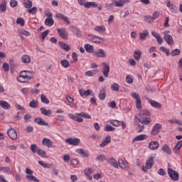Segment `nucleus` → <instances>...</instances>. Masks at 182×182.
I'll return each instance as SVG.
<instances>
[{
	"label": "nucleus",
	"mask_w": 182,
	"mask_h": 182,
	"mask_svg": "<svg viewBox=\"0 0 182 182\" xmlns=\"http://www.w3.org/2000/svg\"><path fill=\"white\" fill-rule=\"evenodd\" d=\"M75 151L77 153V154H80V156H82L83 157H89L87 151H85V149L82 148L77 149Z\"/></svg>",
	"instance_id": "20"
},
{
	"label": "nucleus",
	"mask_w": 182,
	"mask_h": 182,
	"mask_svg": "<svg viewBox=\"0 0 182 182\" xmlns=\"http://www.w3.org/2000/svg\"><path fill=\"white\" fill-rule=\"evenodd\" d=\"M37 154L40 156V157H42L43 159H48V156H46V151H45L43 149H39L37 152Z\"/></svg>",
	"instance_id": "44"
},
{
	"label": "nucleus",
	"mask_w": 182,
	"mask_h": 182,
	"mask_svg": "<svg viewBox=\"0 0 182 182\" xmlns=\"http://www.w3.org/2000/svg\"><path fill=\"white\" fill-rule=\"evenodd\" d=\"M9 137H18V132L16 129L11 128L7 131Z\"/></svg>",
	"instance_id": "18"
},
{
	"label": "nucleus",
	"mask_w": 182,
	"mask_h": 182,
	"mask_svg": "<svg viewBox=\"0 0 182 182\" xmlns=\"http://www.w3.org/2000/svg\"><path fill=\"white\" fill-rule=\"evenodd\" d=\"M39 106V103L38 102V100H33L29 103V107H31V109H36Z\"/></svg>",
	"instance_id": "39"
},
{
	"label": "nucleus",
	"mask_w": 182,
	"mask_h": 182,
	"mask_svg": "<svg viewBox=\"0 0 182 182\" xmlns=\"http://www.w3.org/2000/svg\"><path fill=\"white\" fill-rule=\"evenodd\" d=\"M114 130H116V128L112 127V126L109 125V124H107V125L105 127V132H114Z\"/></svg>",
	"instance_id": "50"
},
{
	"label": "nucleus",
	"mask_w": 182,
	"mask_h": 182,
	"mask_svg": "<svg viewBox=\"0 0 182 182\" xmlns=\"http://www.w3.org/2000/svg\"><path fill=\"white\" fill-rule=\"evenodd\" d=\"M70 119H72L73 120H75V122H78V123L83 122L82 117L80 115V113L78 114H70L69 115Z\"/></svg>",
	"instance_id": "11"
},
{
	"label": "nucleus",
	"mask_w": 182,
	"mask_h": 182,
	"mask_svg": "<svg viewBox=\"0 0 182 182\" xmlns=\"http://www.w3.org/2000/svg\"><path fill=\"white\" fill-rule=\"evenodd\" d=\"M38 164H40V166H41L44 168H51V167H52V164H45L42 161H38Z\"/></svg>",
	"instance_id": "45"
},
{
	"label": "nucleus",
	"mask_w": 182,
	"mask_h": 182,
	"mask_svg": "<svg viewBox=\"0 0 182 182\" xmlns=\"http://www.w3.org/2000/svg\"><path fill=\"white\" fill-rule=\"evenodd\" d=\"M53 23H55V21H53V18H47L45 20V25L46 26H53Z\"/></svg>",
	"instance_id": "37"
},
{
	"label": "nucleus",
	"mask_w": 182,
	"mask_h": 182,
	"mask_svg": "<svg viewBox=\"0 0 182 182\" xmlns=\"http://www.w3.org/2000/svg\"><path fill=\"white\" fill-rule=\"evenodd\" d=\"M141 57V52L140 50H135L134 53V58L135 60L139 62L140 60V58Z\"/></svg>",
	"instance_id": "42"
},
{
	"label": "nucleus",
	"mask_w": 182,
	"mask_h": 182,
	"mask_svg": "<svg viewBox=\"0 0 182 182\" xmlns=\"http://www.w3.org/2000/svg\"><path fill=\"white\" fill-rule=\"evenodd\" d=\"M36 11H38V9L36 7L30 8L28 10V14H31L32 15H34V14H36Z\"/></svg>",
	"instance_id": "58"
},
{
	"label": "nucleus",
	"mask_w": 182,
	"mask_h": 182,
	"mask_svg": "<svg viewBox=\"0 0 182 182\" xmlns=\"http://www.w3.org/2000/svg\"><path fill=\"white\" fill-rule=\"evenodd\" d=\"M162 151H164V153H166V154H168L171 156V149H170V147L167 144H164L161 147Z\"/></svg>",
	"instance_id": "28"
},
{
	"label": "nucleus",
	"mask_w": 182,
	"mask_h": 182,
	"mask_svg": "<svg viewBox=\"0 0 182 182\" xmlns=\"http://www.w3.org/2000/svg\"><path fill=\"white\" fill-rule=\"evenodd\" d=\"M57 31L60 38L68 40V33H66V28H58Z\"/></svg>",
	"instance_id": "13"
},
{
	"label": "nucleus",
	"mask_w": 182,
	"mask_h": 182,
	"mask_svg": "<svg viewBox=\"0 0 182 182\" xmlns=\"http://www.w3.org/2000/svg\"><path fill=\"white\" fill-rule=\"evenodd\" d=\"M159 147H160V144H159V142L156 141H151V142L149 144V148L151 150H157V149H159Z\"/></svg>",
	"instance_id": "15"
},
{
	"label": "nucleus",
	"mask_w": 182,
	"mask_h": 182,
	"mask_svg": "<svg viewBox=\"0 0 182 182\" xmlns=\"http://www.w3.org/2000/svg\"><path fill=\"white\" fill-rule=\"evenodd\" d=\"M149 103L152 106V107H156V109H160L161 107V104L159 102H157L153 100H148Z\"/></svg>",
	"instance_id": "25"
},
{
	"label": "nucleus",
	"mask_w": 182,
	"mask_h": 182,
	"mask_svg": "<svg viewBox=\"0 0 182 182\" xmlns=\"http://www.w3.org/2000/svg\"><path fill=\"white\" fill-rule=\"evenodd\" d=\"M16 23L21 26H25V20H23L22 18H18L16 19Z\"/></svg>",
	"instance_id": "52"
},
{
	"label": "nucleus",
	"mask_w": 182,
	"mask_h": 182,
	"mask_svg": "<svg viewBox=\"0 0 182 182\" xmlns=\"http://www.w3.org/2000/svg\"><path fill=\"white\" fill-rule=\"evenodd\" d=\"M84 48L87 53H92L95 51V47L90 44H85Z\"/></svg>",
	"instance_id": "26"
},
{
	"label": "nucleus",
	"mask_w": 182,
	"mask_h": 182,
	"mask_svg": "<svg viewBox=\"0 0 182 182\" xmlns=\"http://www.w3.org/2000/svg\"><path fill=\"white\" fill-rule=\"evenodd\" d=\"M119 89H120V85H119V84L117 83H113L111 86V90H114V92L119 91Z\"/></svg>",
	"instance_id": "49"
},
{
	"label": "nucleus",
	"mask_w": 182,
	"mask_h": 182,
	"mask_svg": "<svg viewBox=\"0 0 182 182\" xmlns=\"http://www.w3.org/2000/svg\"><path fill=\"white\" fill-rule=\"evenodd\" d=\"M31 56L28 55H23L21 56V62L22 63L28 64L31 63Z\"/></svg>",
	"instance_id": "24"
},
{
	"label": "nucleus",
	"mask_w": 182,
	"mask_h": 182,
	"mask_svg": "<svg viewBox=\"0 0 182 182\" xmlns=\"http://www.w3.org/2000/svg\"><path fill=\"white\" fill-rule=\"evenodd\" d=\"M65 141L71 146H79L80 139L79 138H68L65 140Z\"/></svg>",
	"instance_id": "7"
},
{
	"label": "nucleus",
	"mask_w": 182,
	"mask_h": 182,
	"mask_svg": "<svg viewBox=\"0 0 182 182\" xmlns=\"http://www.w3.org/2000/svg\"><path fill=\"white\" fill-rule=\"evenodd\" d=\"M160 130H161V124H156L151 132V136H157L159 133H160Z\"/></svg>",
	"instance_id": "9"
},
{
	"label": "nucleus",
	"mask_w": 182,
	"mask_h": 182,
	"mask_svg": "<svg viewBox=\"0 0 182 182\" xmlns=\"http://www.w3.org/2000/svg\"><path fill=\"white\" fill-rule=\"evenodd\" d=\"M40 110L41 112V114H44V116H48L50 117V116L52 114V110H46L45 107H41Z\"/></svg>",
	"instance_id": "30"
},
{
	"label": "nucleus",
	"mask_w": 182,
	"mask_h": 182,
	"mask_svg": "<svg viewBox=\"0 0 182 182\" xmlns=\"http://www.w3.org/2000/svg\"><path fill=\"white\" fill-rule=\"evenodd\" d=\"M99 99L100 100H105L106 99V90H102L99 93Z\"/></svg>",
	"instance_id": "40"
},
{
	"label": "nucleus",
	"mask_w": 182,
	"mask_h": 182,
	"mask_svg": "<svg viewBox=\"0 0 182 182\" xmlns=\"http://www.w3.org/2000/svg\"><path fill=\"white\" fill-rule=\"evenodd\" d=\"M93 173V169L92 168H88V169H85L84 170V173L85 176H90Z\"/></svg>",
	"instance_id": "64"
},
{
	"label": "nucleus",
	"mask_w": 182,
	"mask_h": 182,
	"mask_svg": "<svg viewBox=\"0 0 182 182\" xmlns=\"http://www.w3.org/2000/svg\"><path fill=\"white\" fill-rule=\"evenodd\" d=\"M80 95L83 97V96H90V93H92V90H85L83 89H81L79 90Z\"/></svg>",
	"instance_id": "23"
},
{
	"label": "nucleus",
	"mask_w": 182,
	"mask_h": 182,
	"mask_svg": "<svg viewBox=\"0 0 182 182\" xmlns=\"http://www.w3.org/2000/svg\"><path fill=\"white\" fill-rule=\"evenodd\" d=\"M149 36V31L145 30L143 33H140L139 34V39L140 41H145L146 38Z\"/></svg>",
	"instance_id": "34"
},
{
	"label": "nucleus",
	"mask_w": 182,
	"mask_h": 182,
	"mask_svg": "<svg viewBox=\"0 0 182 182\" xmlns=\"http://www.w3.org/2000/svg\"><path fill=\"white\" fill-rule=\"evenodd\" d=\"M63 159L65 163H69V161L70 160V156L66 154L63 156Z\"/></svg>",
	"instance_id": "61"
},
{
	"label": "nucleus",
	"mask_w": 182,
	"mask_h": 182,
	"mask_svg": "<svg viewBox=\"0 0 182 182\" xmlns=\"http://www.w3.org/2000/svg\"><path fill=\"white\" fill-rule=\"evenodd\" d=\"M125 80L127 83H129V85H132L133 83V78L130 75H127Z\"/></svg>",
	"instance_id": "63"
},
{
	"label": "nucleus",
	"mask_w": 182,
	"mask_h": 182,
	"mask_svg": "<svg viewBox=\"0 0 182 182\" xmlns=\"http://www.w3.org/2000/svg\"><path fill=\"white\" fill-rule=\"evenodd\" d=\"M92 40H93L92 42L94 43H102V44H103L105 42V39L103 38H100V37L96 36H95V37H94V38H92Z\"/></svg>",
	"instance_id": "32"
},
{
	"label": "nucleus",
	"mask_w": 182,
	"mask_h": 182,
	"mask_svg": "<svg viewBox=\"0 0 182 182\" xmlns=\"http://www.w3.org/2000/svg\"><path fill=\"white\" fill-rule=\"evenodd\" d=\"M95 55L97 58H106L107 55L105 50L102 48H100L97 52H95Z\"/></svg>",
	"instance_id": "16"
},
{
	"label": "nucleus",
	"mask_w": 182,
	"mask_h": 182,
	"mask_svg": "<svg viewBox=\"0 0 182 182\" xmlns=\"http://www.w3.org/2000/svg\"><path fill=\"white\" fill-rule=\"evenodd\" d=\"M97 160H98V161H105V160H107V159H106V156H105L104 154H100L98 156H97Z\"/></svg>",
	"instance_id": "57"
},
{
	"label": "nucleus",
	"mask_w": 182,
	"mask_h": 182,
	"mask_svg": "<svg viewBox=\"0 0 182 182\" xmlns=\"http://www.w3.org/2000/svg\"><path fill=\"white\" fill-rule=\"evenodd\" d=\"M55 18H57V19H60V21H63V22H65L67 25H70V21L69 20V18H68V16H65L63 14H57L55 15Z\"/></svg>",
	"instance_id": "10"
},
{
	"label": "nucleus",
	"mask_w": 182,
	"mask_h": 182,
	"mask_svg": "<svg viewBox=\"0 0 182 182\" xmlns=\"http://www.w3.org/2000/svg\"><path fill=\"white\" fill-rule=\"evenodd\" d=\"M112 141V139L110 137H106L102 142L100 144V147H106L107 144H109Z\"/></svg>",
	"instance_id": "29"
},
{
	"label": "nucleus",
	"mask_w": 182,
	"mask_h": 182,
	"mask_svg": "<svg viewBox=\"0 0 182 182\" xmlns=\"http://www.w3.org/2000/svg\"><path fill=\"white\" fill-rule=\"evenodd\" d=\"M84 6L89 9V8H97L98 5L96 2H87L84 4Z\"/></svg>",
	"instance_id": "31"
},
{
	"label": "nucleus",
	"mask_w": 182,
	"mask_h": 182,
	"mask_svg": "<svg viewBox=\"0 0 182 182\" xmlns=\"http://www.w3.org/2000/svg\"><path fill=\"white\" fill-rule=\"evenodd\" d=\"M30 149L33 153H38V151H39V149H40L38 147V146H36V144H31L30 146Z\"/></svg>",
	"instance_id": "46"
},
{
	"label": "nucleus",
	"mask_w": 182,
	"mask_h": 182,
	"mask_svg": "<svg viewBox=\"0 0 182 182\" xmlns=\"http://www.w3.org/2000/svg\"><path fill=\"white\" fill-rule=\"evenodd\" d=\"M168 174L173 181H178V178H180V175L178 172L173 170V168H168Z\"/></svg>",
	"instance_id": "3"
},
{
	"label": "nucleus",
	"mask_w": 182,
	"mask_h": 182,
	"mask_svg": "<svg viewBox=\"0 0 182 182\" xmlns=\"http://www.w3.org/2000/svg\"><path fill=\"white\" fill-rule=\"evenodd\" d=\"M35 123H37V124H39V126H49V124L46 122L43 119L40 117H36L34 119Z\"/></svg>",
	"instance_id": "14"
},
{
	"label": "nucleus",
	"mask_w": 182,
	"mask_h": 182,
	"mask_svg": "<svg viewBox=\"0 0 182 182\" xmlns=\"http://www.w3.org/2000/svg\"><path fill=\"white\" fill-rule=\"evenodd\" d=\"M131 96L136 100V107L137 110H141L143 106L141 105V98L140 97V95L136 92H132Z\"/></svg>",
	"instance_id": "2"
},
{
	"label": "nucleus",
	"mask_w": 182,
	"mask_h": 182,
	"mask_svg": "<svg viewBox=\"0 0 182 182\" xmlns=\"http://www.w3.org/2000/svg\"><path fill=\"white\" fill-rule=\"evenodd\" d=\"M118 166H119V167L121 168H127V166H128V164H127V161H123V159H119L118 161Z\"/></svg>",
	"instance_id": "33"
},
{
	"label": "nucleus",
	"mask_w": 182,
	"mask_h": 182,
	"mask_svg": "<svg viewBox=\"0 0 182 182\" xmlns=\"http://www.w3.org/2000/svg\"><path fill=\"white\" fill-rule=\"evenodd\" d=\"M114 2H115V6L120 7L125 5V4H129V2H130V0H119V1H115Z\"/></svg>",
	"instance_id": "22"
},
{
	"label": "nucleus",
	"mask_w": 182,
	"mask_h": 182,
	"mask_svg": "<svg viewBox=\"0 0 182 182\" xmlns=\"http://www.w3.org/2000/svg\"><path fill=\"white\" fill-rule=\"evenodd\" d=\"M0 171H3V173H6V174H11V176H14V170L11 169L9 167H1Z\"/></svg>",
	"instance_id": "21"
},
{
	"label": "nucleus",
	"mask_w": 182,
	"mask_h": 182,
	"mask_svg": "<svg viewBox=\"0 0 182 182\" xmlns=\"http://www.w3.org/2000/svg\"><path fill=\"white\" fill-rule=\"evenodd\" d=\"M26 178H27V180H29V181H34V182H39V179H38V178L35 177L33 175H27L26 176Z\"/></svg>",
	"instance_id": "43"
},
{
	"label": "nucleus",
	"mask_w": 182,
	"mask_h": 182,
	"mask_svg": "<svg viewBox=\"0 0 182 182\" xmlns=\"http://www.w3.org/2000/svg\"><path fill=\"white\" fill-rule=\"evenodd\" d=\"M32 76L24 75L23 74H19V76L16 77V80L20 83H28L29 80H31Z\"/></svg>",
	"instance_id": "5"
},
{
	"label": "nucleus",
	"mask_w": 182,
	"mask_h": 182,
	"mask_svg": "<svg viewBox=\"0 0 182 182\" xmlns=\"http://www.w3.org/2000/svg\"><path fill=\"white\" fill-rule=\"evenodd\" d=\"M94 31L98 33H105L106 32V27L105 26H96L94 28Z\"/></svg>",
	"instance_id": "19"
},
{
	"label": "nucleus",
	"mask_w": 182,
	"mask_h": 182,
	"mask_svg": "<svg viewBox=\"0 0 182 182\" xmlns=\"http://www.w3.org/2000/svg\"><path fill=\"white\" fill-rule=\"evenodd\" d=\"M102 73L105 77H109V73L110 72V65L106 63H102Z\"/></svg>",
	"instance_id": "8"
},
{
	"label": "nucleus",
	"mask_w": 182,
	"mask_h": 182,
	"mask_svg": "<svg viewBox=\"0 0 182 182\" xmlns=\"http://www.w3.org/2000/svg\"><path fill=\"white\" fill-rule=\"evenodd\" d=\"M20 75H23L24 76H32L31 71L29 70H23L19 73Z\"/></svg>",
	"instance_id": "54"
},
{
	"label": "nucleus",
	"mask_w": 182,
	"mask_h": 182,
	"mask_svg": "<svg viewBox=\"0 0 182 182\" xmlns=\"http://www.w3.org/2000/svg\"><path fill=\"white\" fill-rule=\"evenodd\" d=\"M153 166H154V158H153V156H150L148 159V160H146L145 166H143L142 170L144 173H146V171L148 170H150V168H151V167H153Z\"/></svg>",
	"instance_id": "4"
},
{
	"label": "nucleus",
	"mask_w": 182,
	"mask_h": 182,
	"mask_svg": "<svg viewBox=\"0 0 182 182\" xmlns=\"http://www.w3.org/2000/svg\"><path fill=\"white\" fill-rule=\"evenodd\" d=\"M74 33H75L77 38H80L82 36V32L80 31V30H79V28H77V27L74 28Z\"/></svg>",
	"instance_id": "55"
},
{
	"label": "nucleus",
	"mask_w": 182,
	"mask_h": 182,
	"mask_svg": "<svg viewBox=\"0 0 182 182\" xmlns=\"http://www.w3.org/2000/svg\"><path fill=\"white\" fill-rule=\"evenodd\" d=\"M0 11L1 12H6V0H4L0 4Z\"/></svg>",
	"instance_id": "41"
},
{
	"label": "nucleus",
	"mask_w": 182,
	"mask_h": 182,
	"mask_svg": "<svg viewBox=\"0 0 182 182\" xmlns=\"http://www.w3.org/2000/svg\"><path fill=\"white\" fill-rule=\"evenodd\" d=\"M170 31H164V39L168 43V45H173L174 43V41L173 40V36L169 35Z\"/></svg>",
	"instance_id": "6"
},
{
	"label": "nucleus",
	"mask_w": 182,
	"mask_h": 182,
	"mask_svg": "<svg viewBox=\"0 0 182 182\" xmlns=\"http://www.w3.org/2000/svg\"><path fill=\"white\" fill-rule=\"evenodd\" d=\"M106 161H107L109 164H111L112 167H114V168H119V163H117V161H116L114 158L112 157L109 159H107Z\"/></svg>",
	"instance_id": "12"
},
{
	"label": "nucleus",
	"mask_w": 182,
	"mask_h": 182,
	"mask_svg": "<svg viewBox=\"0 0 182 182\" xmlns=\"http://www.w3.org/2000/svg\"><path fill=\"white\" fill-rule=\"evenodd\" d=\"M144 20L146 21V22H147L148 23H151V22H154V20L153 18V16H146L144 17Z\"/></svg>",
	"instance_id": "56"
},
{
	"label": "nucleus",
	"mask_w": 182,
	"mask_h": 182,
	"mask_svg": "<svg viewBox=\"0 0 182 182\" xmlns=\"http://www.w3.org/2000/svg\"><path fill=\"white\" fill-rule=\"evenodd\" d=\"M20 35H24V36H31V33L26 30H21Z\"/></svg>",
	"instance_id": "60"
},
{
	"label": "nucleus",
	"mask_w": 182,
	"mask_h": 182,
	"mask_svg": "<svg viewBox=\"0 0 182 182\" xmlns=\"http://www.w3.org/2000/svg\"><path fill=\"white\" fill-rule=\"evenodd\" d=\"M41 100L42 103H45V105H49V99L45 96V95H41Z\"/></svg>",
	"instance_id": "47"
},
{
	"label": "nucleus",
	"mask_w": 182,
	"mask_h": 182,
	"mask_svg": "<svg viewBox=\"0 0 182 182\" xmlns=\"http://www.w3.org/2000/svg\"><path fill=\"white\" fill-rule=\"evenodd\" d=\"M0 106L5 110L11 109V105L6 102V101H0Z\"/></svg>",
	"instance_id": "35"
},
{
	"label": "nucleus",
	"mask_w": 182,
	"mask_h": 182,
	"mask_svg": "<svg viewBox=\"0 0 182 182\" xmlns=\"http://www.w3.org/2000/svg\"><path fill=\"white\" fill-rule=\"evenodd\" d=\"M10 6L11 8H16V6H18V1H16V0H11L10 1Z\"/></svg>",
	"instance_id": "59"
},
{
	"label": "nucleus",
	"mask_w": 182,
	"mask_h": 182,
	"mask_svg": "<svg viewBox=\"0 0 182 182\" xmlns=\"http://www.w3.org/2000/svg\"><path fill=\"white\" fill-rule=\"evenodd\" d=\"M182 147V141H178L173 149V153L175 154H180V150Z\"/></svg>",
	"instance_id": "17"
},
{
	"label": "nucleus",
	"mask_w": 182,
	"mask_h": 182,
	"mask_svg": "<svg viewBox=\"0 0 182 182\" xmlns=\"http://www.w3.org/2000/svg\"><path fill=\"white\" fill-rule=\"evenodd\" d=\"M2 68L4 72H9V64L4 63Z\"/></svg>",
	"instance_id": "62"
},
{
	"label": "nucleus",
	"mask_w": 182,
	"mask_h": 182,
	"mask_svg": "<svg viewBox=\"0 0 182 182\" xmlns=\"http://www.w3.org/2000/svg\"><path fill=\"white\" fill-rule=\"evenodd\" d=\"M149 117H150V112L147 109H144L141 111L139 114L135 116V119H136L139 123H141V124L147 126V124L151 123V119Z\"/></svg>",
	"instance_id": "1"
},
{
	"label": "nucleus",
	"mask_w": 182,
	"mask_h": 182,
	"mask_svg": "<svg viewBox=\"0 0 182 182\" xmlns=\"http://www.w3.org/2000/svg\"><path fill=\"white\" fill-rule=\"evenodd\" d=\"M110 124H112V126H115V127H117L120 126V122L117 121L116 119H112L109 121Z\"/></svg>",
	"instance_id": "51"
},
{
	"label": "nucleus",
	"mask_w": 182,
	"mask_h": 182,
	"mask_svg": "<svg viewBox=\"0 0 182 182\" xmlns=\"http://www.w3.org/2000/svg\"><path fill=\"white\" fill-rule=\"evenodd\" d=\"M60 63L63 68H69L70 66V63L68 60H62Z\"/></svg>",
	"instance_id": "48"
},
{
	"label": "nucleus",
	"mask_w": 182,
	"mask_h": 182,
	"mask_svg": "<svg viewBox=\"0 0 182 182\" xmlns=\"http://www.w3.org/2000/svg\"><path fill=\"white\" fill-rule=\"evenodd\" d=\"M42 144H43V146H47V147H49L50 149L53 146L52 141L48 139H43L42 141Z\"/></svg>",
	"instance_id": "27"
},
{
	"label": "nucleus",
	"mask_w": 182,
	"mask_h": 182,
	"mask_svg": "<svg viewBox=\"0 0 182 182\" xmlns=\"http://www.w3.org/2000/svg\"><path fill=\"white\" fill-rule=\"evenodd\" d=\"M23 5L25 8H26L27 9H31V8H32L33 6L32 1L23 0Z\"/></svg>",
	"instance_id": "38"
},
{
	"label": "nucleus",
	"mask_w": 182,
	"mask_h": 182,
	"mask_svg": "<svg viewBox=\"0 0 182 182\" xmlns=\"http://www.w3.org/2000/svg\"><path fill=\"white\" fill-rule=\"evenodd\" d=\"M58 43L60 46L61 49L66 50V52H69V50H70V47H69V46H68L65 43L60 41Z\"/></svg>",
	"instance_id": "36"
},
{
	"label": "nucleus",
	"mask_w": 182,
	"mask_h": 182,
	"mask_svg": "<svg viewBox=\"0 0 182 182\" xmlns=\"http://www.w3.org/2000/svg\"><path fill=\"white\" fill-rule=\"evenodd\" d=\"M181 53L180 49L176 48L175 50H171V56H177Z\"/></svg>",
	"instance_id": "53"
}]
</instances>
